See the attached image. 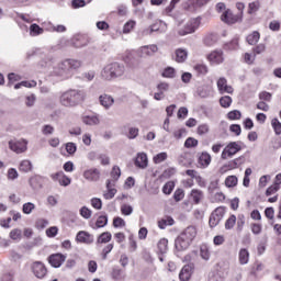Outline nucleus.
Returning <instances> with one entry per match:
<instances>
[{
    "label": "nucleus",
    "instance_id": "obj_43",
    "mask_svg": "<svg viewBox=\"0 0 281 281\" xmlns=\"http://www.w3.org/2000/svg\"><path fill=\"white\" fill-rule=\"evenodd\" d=\"M31 36H40V34H43L44 30L43 27H40L38 24H32L30 26Z\"/></svg>",
    "mask_w": 281,
    "mask_h": 281
},
{
    "label": "nucleus",
    "instance_id": "obj_41",
    "mask_svg": "<svg viewBox=\"0 0 281 281\" xmlns=\"http://www.w3.org/2000/svg\"><path fill=\"white\" fill-rule=\"evenodd\" d=\"M271 126L276 135H281V122L278 120V117L271 120Z\"/></svg>",
    "mask_w": 281,
    "mask_h": 281
},
{
    "label": "nucleus",
    "instance_id": "obj_14",
    "mask_svg": "<svg viewBox=\"0 0 281 281\" xmlns=\"http://www.w3.org/2000/svg\"><path fill=\"white\" fill-rule=\"evenodd\" d=\"M50 179L58 181L59 186H64V188L71 184V178L67 177L63 171L50 175Z\"/></svg>",
    "mask_w": 281,
    "mask_h": 281
},
{
    "label": "nucleus",
    "instance_id": "obj_39",
    "mask_svg": "<svg viewBox=\"0 0 281 281\" xmlns=\"http://www.w3.org/2000/svg\"><path fill=\"white\" fill-rule=\"evenodd\" d=\"M109 225V216L100 215L95 222V226L98 228L106 227Z\"/></svg>",
    "mask_w": 281,
    "mask_h": 281
},
{
    "label": "nucleus",
    "instance_id": "obj_32",
    "mask_svg": "<svg viewBox=\"0 0 281 281\" xmlns=\"http://www.w3.org/2000/svg\"><path fill=\"white\" fill-rule=\"evenodd\" d=\"M190 196L195 205H199L201 203V200L203 199V191L199 189H193L190 193Z\"/></svg>",
    "mask_w": 281,
    "mask_h": 281
},
{
    "label": "nucleus",
    "instance_id": "obj_30",
    "mask_svg": "<svg viewBox=\"0 0 281 281\" xmlns=\"http://www.w3.org/2000/svg\"><path fill=\"white\" fill-rule=\"evenodd\" d=\"M171 225H175V220L171 216H166L158 221L159 229H166V227H171Z\"/></svg>",
    "mask_w": 281,
    "mask_h": 281
},
{
    "label": "nucleus",
    "instance_id": "obj_53",
    "mask_svg": "<svg viewBox=\"0 0 281 281\" xmlns=\"http://www.w3.org/2000/svg\"><path fill=\"white\" fill-rule=\"evenodd\" d=\"M9 181H14L15 179H19V171H16V169L14 168H10L8 170V175H7Z\"/></svg>",
    "mask_w": 281,
    "mask_h": 281
},
{
    "label": "nucleus",
    "instance_id": "obj_17",
    "mask_svg": "<svg viewBox=\"0 0 281 281\" xmlns=\"http://www.w3.org/2000/svg\"><path fill=\"white\" fill-rule=\"evenodd\" d=\"M99 102L102 108H104L106 111H109V109H111L113 106V104H115V99H113V97H111L109 94H101L99 97Z\"/></svg>",
    "mask_w": 281,
    "mask_h": 281
},
{
    "label": "nucleus",
    "instance_id": "obj_58",
    "mask_svg": "<svg viewBox=\"0 0 281 281\" xmlns=\"http://www.w3.org/2000/svg\"><path fill=\"white\" fill-rule=\"evenodd\" d=\"M113 227H126V222L122 217H114L113 218Z\"/></svg>",
    "mask_w": 281,
    "mask_h": 281
},
{
    "label": "nucleus",
    "instance_id": "obj_33",
    "mask_svg": "<svg viewBox=\"0 0 281 281\" xmlns=\"http://www.w3.org/2000/svg\"><path fill=\"white\" fill-rule=\"evenodd\" d=\"M111 238H113V235H111L110 232H104L101 235H99L97 239V245H104L106 243H111Z\"/></svg>",
    "mask_w": 281,
    "mask_h": 281
},
{
    "label": "nucleus",
    "instance_id": "obj_42",
    "mask_svg": "<svg viewBox=\"0 0 281 281\" xmlns=\"http://www.w3.org/2000/svg\"><path fill=\"white\" fill-rule=\"evenodd\" d=\"M19 169L21 170V172H30L32 170V161L22 160Z\"/></svg>",
    "mask_w": 281,
    "mask_h": 281
},
{
    "label": "nucleus",
    "instance_id": "obj_38",
    "mask_svg": "<svg viewBox=\"0 0 281 281\" xmlns=\"http://www.w3.org/2000/svg\"><path fill=\"white\" fill-rule=\"evenodd\" d=\"M226 188H236L238 186V178L236 176H228L225 179Z\"/></svg>",
    "mask_w": 281,
    "mask_h": 281
},
{
    "label": "nucleus",
    "instance_id": "obj_46",
    "mask_svg": "<svg viewBox=\"0 0 281 281\" xmlns=\"http://www.w3.org/2000/svg\"><path fill=\"white\" fill-rule=\"evenodd\" d=\"M167 159H168V154L166 151H162L154 156V164H161Z\"/></svg>",
    "mask_w": 281,
    "mask_h": 281
},
{
    "label": "nucleus",
    "instance_id": "obj_60",
    "mask_svg": "<svg viewBox=\"0 0 281 281\" xmlns=\"http://www.w3.org/2000/svg\"><path fill=\"white\" fill-rule=\"evenodd\" d=\"M133 27H135V21H128L123 26V34H130V32H132Z\"/></svg>",
    "mask_w": 281,
    "mask_h": 281
},
{
    "label": "nucleus",
    "instance_id": "obj_51",
    "mask_svg": "<svg viewBox=\"0 0 281 281\" xmlns=\"http://www.w3.org/2000/svg\"><path fill=\"white\" fill-rule=\"evenodd\" d=\"M227 117L228 120H240V117H243V113L238 110H233L227 113Z\"/></svg>",
    "mask_w": 281,
    "mask_h": 281
},
{
    "label": "nucleus",
    "instance_id": "obj_24",
    "mask_svg": "<svg viewBox=\"0 0 281 281\" xmlns=\"http://www.w3.org/2000/svg\"><path fill=\"white\" fill-rule=\"evenodd\" d=\"M190 278H192V266L186 265L179 273V279L181 281H188Z\"/></svg>",
    "mask_w": 281,
    "mask_h": 281
},
{
    "label": "nucleus",
    "instance_id": "obj_31",
    "mask_svg": "<svg viewBox=\"0 0 281 281\" xmlns=\"http://www.w3.org/2000/svg\"><path fill=\"white\" fill-rule=\"evenodd\" d=\"M175 60L176 63H186V60H188V50L183 48H178L176 50Z\"/></svg>",
    "mask_w": 281,
    "mask_h": 281
},
{
    "label": "nucleus",
    "instance_id": "obj_34",
    "mask_svg": "<svg viewBox=\"0 0 281 281\" xmlns=\"http://www.w3.org/2000/svg\"><path fill=\"white\" fill-rule=\"evenodd\" d=\"M248 45H256L260 41V33L258 31L252 32L246 37Z\"/></svg>",
    "mask_w": 281,
    "mask_h": 281
},
{
    "label": "nucleus",
    "instance_id": "obj_54",
    "mask_svg": "<svg viewBox=\"0 0 281 281\" xmlns=\"http://www.w3.org/2000/svg\"><path fill=\"white\" fill-rule=\"evenodd\" d=\"M234 225H236V215H231L225 222V229H233Z\"/></svg>",
    "mask_w": 281,
    "mask_h": 281
},
{
    "label": "nucleus",
    "instance_id": "obj_25",
    "mask_svg": "<svg viewBox=\"0 0 281 281\" xmlns=\"http://www.w3.org/2000/svg\"><path fill=\"white\" fill-rule=\"evenodd\" d=\"M180 235L192 243V240L196 238V228L194 226H189Z\"/></svg>",
    "mask_w": 281,
    "mask_h": 281
},
{
    "label": "nucleus",
    "instance_id": "obj_8",
    "mask_svg": "<svg viewBox=\"0 0 281 281\" xmlns=\"http://www.w3.org/2000/svg\"><path fill=\"white\" fill-rule=\"evenodd\" d=\"M225 216V207L220 206L215 209L209 220L210 227H216L221 221H223V217Z\"/></svg>",
    "mask_w": 281,
    "mask_h": 281
},
{
    "label": "nucleus",
    "instance_id": "obj_45",
    "mask_svg": "<svg viewBox=\"0 0 281 281\" xmlns=\"http://www.w3.org/2000/svg\"><path fill=\"white\" fill-rule=\"evenodd\" d=\"M200 256L202 260H210V248H207L205 245H202L200 247Z\"/></svg>",
    "mask_w": 281,
    "mask_h": 281
},
{
    "label": "nucleus",
    "instance_id": "obj_18",
    "mask_svg": "<svg viewBox=\"0 0 281 281\" xmlns=\"http://www.w3.org/2000/svg\"><path fill=\"white\" fill-rule=\"evenodd\" d=\"M111 278L114 281H124L126 280V271L115 266L112 268Z\"/></svg>",
    "mask_w": 281,
    "mask_h": 281
},
{
    "label": "nucleus",
    "instance_id": "obj_19",
    "mask_svg": "<svg viewBox=\"0 0 281 281\" xmlns=\"http://www.w3.org/2000/svg\"><path fill=\"white\" fill-rule=\"evenodd\" d=\"M83 179L87 181H100V170L92 168L88 169L83 172Z\"/></svg>",
    "mask_w": 281,
    "mask_h": 281
},
{
    "label": "nucleus",
    "instance_id": "obj_47",
    "mask_svg": "<svg viewBox=\"0 0 281 281\" xmlns=\"http://www.w3.org/2000/svg\"><path fill=\"white\" fill-rule=\"evenodd\" d=\"M260 10V2L255 1L248 4V14H256Z\"/></svg>",
    "mask_w": 281,
    "mask_h": 281
},
{
    "label": "nucleus",
    "instance_id": "obj_13",
    "mask_svg": "<svg viewBox=\"0 0 281 281\" xmlns=\"http://www.w3.org/2000/svg\"><path fill=\"white\" fill-rule=\"evenodd\" d=\"M67 260V256L57 252L53 254L48 257V262L50 266L54 267V269H59V267H63V262Z\"/></svg>",
    "mask_w": 281,
    "mask_h": 281
},
{
    "label": "nucleus",
    "instance_id": "obj_59",
    "mask_svg": "<svg viewBox=\"0 0 281 281\" xmlns=\"http://www.w3.org/2000/svg\"><path fill=\"white\" fill-rule=\"evenodd\" d=\"M162 78H175V68L167 67L162 71Z\"/></svg>",
    "mask_w": 281,
    "mask_h": 281
},
{
    "label": "nucleus",
    "instance_id": "obj_2",
    "mask_svg": "<svg viewBox=\"0 0 281 281\" xmlns=\"http://www.w3.org/2000/svg\"><path fill=\"white\" fill-rule=\"evenodd\" d=\"M125 71L126 68L123 64L112 63L103 68L101 76L104 78V80H113V78H121V76H124Z\"/></svg>",
    "mask_w": 281,
    "mask_h": 281
},
{
    "label": "nucleus",
    "instance_id": "obj_35",
    "mask_svg": "<svg viewBox=\"0 0 281 281\" xmlns=\"http://www.w3.org/2000/svg\"><path fill=\"white\" fill-rule=\"evenodd\" d=\"M54 64V55H46L40 63V67H50Z\"/></svg>",
    "mask_w": 281,
    "mask_h": 281
},
{
    "label": "nucleus",
    "instance_id": "obj_23",
    "mask_svg": "<svg viewBox=\"0 0 281 281\" xmlns=\"http://www.w3.org/2000/svg\"><path fill=\"white\" fill-rule=\"evenodd\" d=\"M32 190H41L43 188V176H34L29 180Z\"/></svg>",
    "mask_w": 281,
    "mask_h": 281
},
{
    "label": "nucleus",
    "instance_id": "obj_64",
    "mask_svg": "<svg viewBox=\"0 0 281 281\" xmlns=\"http://www.w3.org/2000/svg\"><path fill=\"white\" fill-rule=\"evenodd\" d=\"M209 281H223V278L221 277V273L218 272H212L209 276Z\"/></svg>",
    "mask_w": 281,
    "mask_h": 281
},
{
    "label": "nucleus",
    "instance_id": "obj_21",
    "mask_svg": "<svg viewBox=\"0 0 281 281\" xmlns=\"http://www.w3.org/2000/svg\"><path fill=\"white\" fill-rule=\"evenodd\" d=\"M207 60L212 63V65H221L223 63V50H214L210 55H207Z\"/></svg>",
    "mask_w": 281,
    "mask_h": 281
},
{
    "label": "nucleus",
    "instance_id": "obj_7",
    "mask_svg": "<svg viewBox=\"0 0 281 281\" xmlns=\"http://www.w3.org/2000/svg\"><path fill=\"white\" fill-rule=\"evenodd\" d=\"M31 270L33 276H35V278H38L40 280H43V278L47 276V267H45V263H43V261H34L31 265Z\"/></svg>",
    "mask_w": 281,
    "mask_h": 281
},
{
    "label": "nucleus",
    "instance_id": "obj_15",
    "mask_svg": "<svg viewBox=\"0 0 281 281\" xmlns=\"http://www.w3.org/2000/svg\"><path fill=\"white\" fill-rule=\"evenodd\" d=\"M207 3V0H188L184 4L183 8L188 12H194L198 8H202V5H205Z\"/></svg>",
    "mask_w": 281,
    "mask_h": 281
},
{
    "label": "nucleus",
    "instance_id": "obj_1",
    "mask_svg": "<svg viewBox=\"0 0 281 281\" xmlns=\"http://www.w3.org/2000/svg\"><path fill=\"white\" fill-rule=\"evenodd\" d=\"M85 98H87L85 90L70 89L60 94L59 102L61 106L71 109L78 106L81 102H85Z\"/></svg>",
    "mask_w": 281,
    "mask_h": 281
},
{
    "label": "nucleus",
    "instance_id": "obj_20",
    "mask_svg": "<svg viewBox=\"0 0 281 281\" xmlns=\"http://www.w3.org/2000/svg\"><path fill=\"white\" fill-rule=\"evenodd\" d=\"M190 245H192V243L186 239L184 237H182L181 235L175 241V247L177 251H186V249H188Z\"/></svg>",
    "mask_w": 281,
    "mask_h": 281
},
{
    "label": "nucleus",
    "instance_id": "obj_11",
    "mask_svg": "<svg viewBox=\"0 0 281 281\" xmlns=\"http://www.w3.org/2000/svg\"><path fill=\"white\" fill-rule=\"evenodd\" d=\"M157 92L154 93V100L160 101L166 98V92L170 91V83L160 82L156 87Z\"/></svg>",
    "mask_w": 281,
    "mask_h": 281
},
{
    "label": "nucleus",
    "instance_id": "obj_49",
    "mask_svg": "<svg viewBox=\"0 0 281 281\" xmlns=\"http://www.w3.org/2000/svg\"><path fill=\"white\" fill-rule=\"evenodd\" d=\"M92 214H93V212L87 206H82L80 209V216H82V218L89 220V218H91Z\"/></svg>",
    "mask_w": 281,
    "mask_h": 281
},
{
    "label": "nucleus",
    "instance_id": "obj_63",
    "mask_svg": "<svg viewBox=\"0 0 281 281\" xmlns=\"http://www.w3.org/2000/svg\"><path fill=\"white\" fill-rule=\"evenodd\" d=\"M43 135H54V126L52 125H44L42 127Z\"/></svg>",
    "mask_w": 281,
    "mask_h": 281
},
{
    "label": "nucleus",
    "instance_id": "obj_12",
    "mask_svg": "<svg viewBox=\"0 0 281 281\" xmlns=\"http://www.w3.org/2000/svg\"><path fill=\"white\" fill-rule=\"evenodd\" d=\"M95 238L87 231H80L77 233L76 241L83 245H93Z\"/></svg>",
    "mask_w": 281,
    "mask_h": 281
},
{
    "label": "nucleus",
    "instance_id": "obj_55",
    "mask_svg": "<svg viewBox=\"0 0 281 281\" xmlns=\"http://www.w3.org/2000/svg\"><path fill=\"white\" fill-rule=\"evenodd\" d=\"M111 177H112V179L117 181V179H120V177H122V170L117 166H114L111 171Z\"/></svg>",
    "mask_w": 281,
    "mask_h": 281
},
{
    "label": "nucleus",
    "instance_id": "obj_62",
    "mask_svg": "<svg viewBox=\"0 0 281 281\" xmlns=\"http://www.w3.org/2000/svg\"><path fill=\"white\" fill-rule=\"evenodd\" d=\"M91 205L94 210H102V200L100 198H93L91 200Z\"/></svg>",
    "mask_w": 281,
    "mask_h": 281
},
{
    "label": "nucleus",
    "instance_id": "obj_50",
    "mask_svg": "<svg viewBox=\"0 0 281 281\" xmlns=\"http://www.w3.org/2000/svg\"><path fill=\"white\" fill-rule=\"evenodd\" d=\"M172 190H175V183L172 181L167 182L162 187L164 194H172Z\"/></svg>",
    "mask_w": 281,
    "mask_h": 281
},
{
    "label": "nucleus",
    "instance_id": "obj_28",
    "mask_svg": "<svg viewBox=\"0 0 281 281\" xmlns=\"http://www.w3.org/2000/svg\"><path fill=\"white\" fill-rule=\"evenodd\" d=\"M82 122L87 126H98V124H100V119L95 115H86L82 116Z\"/></svg>",
    "mask_w": 281,
    "mask_h": 281
},
{
    "label": "nucleus",
    "instance_id": "obj_37",
    "mask_svg": "<svg viewBox=\"0 0 281 281\" xmlns=\"http://www.w3.org/2000/svg\"><path fill=\"white\" fill-rule=\"evenodd\" d=\"M239 262L241 265H247V262H249V250L245 248L239 250Z\"/></svg>",
    "mask_w": 281,
    "mask_h": 281
},
{
    "label": "nucleus",
    "instance_id": "obj_10",
    "mask_svg": "<svg viewBox=\"0 0 281 281\" xmlns=\"http://www.w3.org/2000/svg\"><path fill=\"white\" fill-rule=\"evenodd\" d=\"M9 148L10 150H13V153L21 155V153H25V150H27V140L25 139H20L18 142L10 140Z\"/></svg>",
    "mask_w": 281,
    "mask_h": 281
},
{
    "label": "nucleus",
    "instance_id": "obj_61",
    "mask_svg": "<svg viewBox=\"0 0 281 281\" xmlns=\"http://www.w3.org/2000/svg\"><path fill=\"white\" fill-rule=\"evenodd\" d=\"M225 47L226 49H238V37H234Z\"/></svg>",
    "mask_w": 281,
    "mask_h": 281
},
{
    "label": "nucleus",
    "instance_id": "obj_36",
    "mask_svg": "<svg viewBox=\"0 0 281 281\" xmlns=\"http://www.w3.org/2000/svg\"><path fill=\"white\" fill-rule=\"evenodd\" d=\"M158 252L159 254H167L168 252V239L162 238L157 244Z\"/></svg>",
    "mask_w": 281,
    "mask_h": 281
},
{
    "label": "nucleus",
    "instance_id": "obj_48",
    "mask_svg": "<svg viewBox=\"0 0 281 281\" xmlns=\"http://www.w3.org/2000/svg\"><path fill=\"white\" fill-rule=\"evenodd\" d=\"M199 140L196 138L189 137L184 142V148H196Z\"/></svg>",
    "mask_w": 281,
    "mask_h": 281
},
{
    "label": "nucleus",
    "instance_id": "obj_26",
    "mask_svg": "<svg viewBox=\"0 0 281 281\" xmlns=\"http://www.w3.org/2000/svg\"><path fill=\"white\" fill-rule=\"evenodd\" d=\"M203 43L204 45H206V47H212V45H216V43H218V34L211 33L205 35L203 38Z\"/></svg>",
    "mask_w": 281,
    "mask_h": 281
},
{
    "label": "nucleus",
    "instance_id": "obj_6",
    "mask_svg": "<svg viewBox=\"0 0 281 281\" xmlns=\"http://www.w3.org/2000/svg\"><path fill=\"white\" fill-rule=\"evenodd\" d=\"M221 19L224 23H227L228 25H234V23L243 21V13L234 14L232 10L227 9L223 12Z\"/></svg>",
    "mask_w": 281,
    "mask_h": 281
},
{
    "label": "nucleus",
    "instance_id": "obj_44",
    "mask_svg": "<svg viewBox=\"0 0 281 281\" xmlns=\"http://www.w3.org/2000/svg\"><path fill=\"white\" fill-rule=\"evenodd\" d=\"M220 104L223 109H229L232 106V97L225 95L220 99Z\"/></svg>",
    "mask_w": 281,
    "mask_h": 281
},
{
    "label": "nucleus",
    "instance_id": "obj_5",
    "mask_svg": "<svg viewBox=\"0 0 281 281\" xmlns=\"http://www.w3.org/2000/svg\"><path fill=\"white\" fill-rule=\"evenodd\" d=\"M199 25H201V19L196 18L191 21H189L183 29H181L178 34L180 36H186L187 34H194L196 30L199 29Z\"/></svg>",
    "mask_w": 281,
    "mask_h": 281
},
{
    "label": "nucleus",
    "instance_id": "obj_9",
    "mask_svg": "<svg viewBox=\"0 0 281 281\" xmlns=\"http://www.w3.org/2000/svg\"><path fill=\"white\" fill-rule=\"evenodd\" d=\"M243 150V147L236 142L229 143L224 150L222 151V159H227V157H234L236 153H240Z\"/></svg>",
    "mask_w": 281,
    "mask_h": 281
},
{
    "label": "nucleus",
    "instance_id": "obj_29",
    "mask_svg": "<svg viewBox=\"0 0 281 281\" xmlns=\"http://www.w3.org/2000/svg\"><path fill=\"white\" fill-rule=\"evenodd\" d=\"M158 49L157 45L143 46L140 47V56H153Z\"/></svg>",
    "mask_w": 281,
    "mask_h": 281
},
{
    "label": "nucleus",
    "instance_id": "obj_40",
    "mask_svg": "<svg viewBox=\"0 0 281 281\" xmlns=\"http://www.w3.org/2000/svg\"><path fill=\"white\" fill-rule=\"evenodd\" d=\"M36 210V205L32 202H26L22 206V212L23 214H32Z\"/></svg>",
    "mask_w": 281,
    "mask_h": 281
},
{
    "label": "nucleus",
    "instance_id": "obj_16",
    "mask_svg": "<svg viewBox=\"0 0 281 281\" xmlns=\"http://www.w3.org/2000/svg\"><path fill=\"white\" fill-rule=\"evenodd\" d=\"M217 89L220 93H234V88L227 85V79L225 77H221L217 80Z\"/></svg>",
    "mask_w": 281,
    "mask_h": 281
},
{
    "label": "nucleus",
    "instance_id": "obj_4",
    "mask_svg": "<svg viewBox=\"0 0 281 281\" xmlns=\"http://www.w3.org/2000/svg\"><path fill=\"white\" fill-rule=\"evenodd\" d=\"M168 30V24L161 20H157L154 24L143 31V36H150L154 32L164 34Z\"/></svg>",
    "mask_w": 281,
    "mask_h": 281
},
{
    "label": "nucleus",
    "instance_id": "obj_57",
    "mask_svg": "<svg viewBox=\"0 0 281 281\" xmlns=\"http://www.w3.org/2000/svg\"><path fill=\"white\" fill-rule=\"evenodd\" d=\"M78 150V147L75 143H67L66 144V151L68 155H76V151Z\"/></svg>",
    "mask_w": 281,
    "mask_h": 281
},
{
    "label": "nucleus",
    "instance_id": "obj_3",
    "mask_svg": "<svg viewBox=\"0 0 281 281\" xmlns=\"http://www.w3.org/2000/svg\"><path fill=\"white\" fill-rule=\"evenodd\" d=\"M80 67H82V61L76 59H66L59 64L58 70H55V74H57V76H64V78H67L71 76V71L80 69Z\"/></svg>",
    "mask_w": 281,
    "mask_h": 281
},
{
    "label": "nucleus",
    "instance_id": "obj_22",
    "mask_svg": "<svg viewBox=\"0 0 281 281\" xmlns=\"http://www.w3.org/2000/svg\"><path fill=\"white\" fill-rule=\"evenodd\" d=\"M135 166L142 169L148 168V156L145 153L137 154Z\"/></svg>",
    "mask_w": 281,
    "mask_h": 281
},
{
    "label": "nucleus",
    "instance_id": "obj_56",
    "mask_svg": "<svg viewBox=\"0 0 281 281\" xmlns=\"http://www.w3.org/2000/svg\"><path fill=\"white\" fill-rule=\"evenodd\" d=\"M121 212L124 214V216H131L133 214V206L128 204H123L121 206Z\"/></svg>",
    "mask_w": 281,
    "mask_h": 281
},
{
    "label": "nucleus",
    "instance_id": "obj_52",
    "mask_svg": "<svg viewBox=\"0 0 281 281\" xmlns=\"http://www.w3.org/2000/svg\"><path fill=\"white\" fill-rule=\"evenodd\" d=\"M186 196V192L183 191V189H177L173 193V199L175 201L179 202V201H183V198Z\"/></svg>",
    "mask_w": 281,
    "mask_h": 281
},
{
    "label": "nucleus",
    "instance_id": "obj_27",
    "mask_svg": "<svg viewBox=\"0 0 281 281\" xmlns=\"http://www.w3.org/2000/svg\"><path fill=\"white\" fill-rule=\"evenodd\" d=\"M198 162L202 168H207L210 164H212V156H210L206 151H203L198 159Z\"/></svg>",
    "mask_w": 281,
    "mask_h": 281
}]
</instances>
